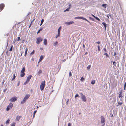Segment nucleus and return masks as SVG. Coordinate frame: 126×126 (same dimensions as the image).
Masks as SVG:
<instances>
[{
  "mask_svg": "<svg viewBox=\"0 0 126 126\" xmlns=\"http://www.w3.org/2000/svg\"><path fill=\"white\" fill-rule=\"evenodd\" d=\"M30 95L29 94H27L24 97L23 101L21 102V103L22 104L25 102L26 100L28 99L30 97Z\"/></svg>",
  "mask_w": 126,
  "mask_h": 126,
  "instance_id": "nucleus-1",
  "label": "nucleus"
},
{
  "mask_svg": "<svg viewBox=\"0 0 126 126\" xmlns=\"http://www.w3.org/2000/svg\"><path fill=\"white\" fill-rule=\"evenodd\" d=\"M45 81H43L41 83L40 86V89L41 91L43 90L44 89L45 85Z\"/></svg>",
  "mask_w": 126,
  "mask_h": 126,
  "instance_id": "nucleus-2",
  "label": "nucleus"
},
{
  "mask_svg": "<svg viewBox=\"0 0 126 126\" xmlns=\"http://www.w3.org/2000/svg\"><path fill=\"white\" fill-rule=\"evenodd\" d=\"M13 106V104L12 103H10L9 105L6 108V110L8 111L11 109Z\"/></svg>",
  "mask_w": 126,
  "mask_h": 126,
  "instance_id": "nucleus-3",
  "label": "nucleus"
},
{
  "mask_svg": "<svg viewBox=\"0 0 126 126\" xmlns=\"http://www.w3.org/2000/svg\"><path fill=\"white\" fill-rule=\"evenodd\" d=\"M101 122L103 124L102 126H104L105 125V119L104 117L102 116H101Z\"/></svg>",
  "mask_w": 126,
  "mask_h": 126,
  "instance_id": "nucleus-4",
  "label": "nucleus"
},
{
  "mask_svg": "<svg viewBox=\"0 0 126 126\" xmlns=\"http://www.w3.org/2000/svg\"><path fill=\"white\" fill-rule=\"evenodd\" d=\"M75 19H82L86 21H87L89 23V22L87 20L86 18L83 17L81 16H78L76 17L75 18Z\"/></svg>",
  "mask_w": 126,
  "mask_h": 126,
  "instance_id": "nucleus-5",
  "label": "nucleus"
},
{
  "mask_svg": "<svg viewBox=\"0 0 126 126\" xmlns=\"http://www.w3.org/2000/svg\"><path fill=\"white\" fill-rule=\"evenodd\" d=\"M81 98L82 101L85 102L86 100V99L85 96L83 94H81Z\"/></svg>",
  "mask_w": 126,
  "mask_h": 126,
  "instance_id": "nucleus-6",
  "label": "nucleus"
},
{
  "mask_svg": "<svg viewBox=\"0 0 126 126\" xmlns=\"http://www.w3.org/2000/svg\"><path fill=\"white\" fill-rule=\"evenodd\" d=\"M42 40L43 39L40 37L38 38L37 39L36 41V43L38 44H39L40 42L42 41Z\"/></svg>",
  "mask_w": 126,
  "mask_h": 126,
  "instance_id": "nucleus-7",
  "label": "nucleus"
},
{
  "mask_svg": "<svg viewBox=\"0 0 126 126\" xmlns=\"http://www.w3.org/2000/svg\"><path fill=\"white\" fill-rule=\"evenodd\" d=\"M17 99V97H12L11 99H10L9 100L11 102H14L15 101H16Z\"/></svg>",
  "mask_w": 126,
  "mask_h": 126,
  "instance_id": "nucleus-8",
  "label": "nucleus"
},
{
  "mask_svg": "<svg viewBox=\"0 0 126 126\" xmlns=\"http://www.w3.org/2000/svg\"><path fill=\"white\" fill-rule=\"evenodd\" d=\"M4 6V4L3 3L0 4V12L3 9Z\"/></svg>",
  "mask_w": 126,
  "mask_h": 126,
  "instance_id": "nucleus-9",
  "label": "nucleus"
},
{
  "mask_svg": "<svg viewBox=\"0 0 126 126\" xmlns=\"http://www.w3.org/2000/svg\"><path fill=\"white\" fill-rule=\"evenodd\" d=\"M32 77V76L31 75H29L28 76L26 79L27 81L29 82L30 80L31 79V78Z\"/></svg>",
  "mask_w": 126,
  "mask_h": 126,
  "instance_id": "nucleus-10",
  "label": "nucleus"
},
{
  "mask_svg": "<svg viewBox=\"0 0 126 126\" xmlns=\"http://www.w3.org/2000/svg\"><path fill=\"white\" fill-rule=\"evenodd\" d=\"M74 22L73 21H71L69 22H65V24L68 25L73 23H74Z\"/></svg>",
  "mask_w": 126,
  "mask_h": 126,
  "instance_id": "nucleus-11",
  "label": "nucleus"
},
{
  "mask_svg": "<svg viewBox=\"0 0 126 126\" xmlns=\"http://www.w3.org/2000/svg\"><path fill=\"white\" fill-rule=\"evenodd\" d=\"M21 117V116H17L15 120V121H18Z\"/></svg>",
  "mask_w": 126,
  "mask_h": 126,
  "instance_id": "nucleus-12",
  "label": "nucleus"
},
{
  "mask_svg": "<svg viewBox=\"0 0 126 126\" xmlns=\"http://www.w3.org/2000/svg\"><path fill=\"white\" fill-rule=\"evenodd\" d=\"M47 39H45L44 40L43 43L45 45H47Z\"/></svg>",
  "mask_w": 126,
  "mask_h": 126,
  "instance_id": "nucleus-13",
  "label": "nucleus"
},
{
  "mask_svg": "<svg viewBox=\"0 0 126 126\" xmlns=\"http://www.w3.org/2000/svg\"><path fill=\"white\" fill-rule=\"evenodd\" d=\"M42 73V71L41 69H39V71L37 72V74L39 75L40 74H41Z\"/></svg>",
  "mask_w": 126,
  "mask_h": 126,
  "instance_id": "nucleus-14",
  "label": "nucleus"
},
{
  "mask_svg": "<svg viewBox=\"0 0 126 126\" xmlns=\"http://www.w3.org/2000/svg\"><path fill=\"white\" fill-rule=\"evenodd\" d=\"M123 103V102H120V101H118V105H117V106H118L121 105Z\"/></svg>",
  "mask_w": 126,
  "mask_h": 126,
  "instance_id": "nucleus-15",
  "label": "nucleus"
},
{
  "mask_svg": "<svg viewBox=\"0 0 126 126\" xmlns=\"http://www.w3.org/2000/svg\"><path fill=\"white\" fill-rule=\"evenodd\" d=\"M119 97L120 98H121H121L122 97V92L121 91L119 93Z\"/></svg>",
  "mask_w": 126,
  "mask_h": 126,
  "instance_id": "nucleus-16",
  "label": "nucleus"
},
{
  "mask_svg": "<svg viewBox=\"0 0 126 126\" xmlns=\"http://www.w3.org/2000/svg\"><path fill=\"white\" fill-rule=\"evenodd\" d=\"M44 58V56L43 55H41L40 57V58L39 59V61H41Z\"/></svg>",
  "mask_w": 126,
  "mask_h": 126,
  "instance_id": "nucleus-17",
  "label": "nucleus"
},
{
  "mask_svg": "<svg viewBox=\"0 0 126 126\" xmlns=\"http://www.w3.org/2000/svg\"><path fill=\"white\" fill-rule=\"evenodd\" d=\"M62 27L61 26L58 29V33H60L61 30V29Z\"/></svg>",
  "mask_w": 126,
  "mask_h": 126,
  "instance_id": "nucleus-18",
  "label": "nucleus"
},
{
  "mask_svg": "<svg viewBox=\"0 0 126 126\" xmlns=\"http://www.w3.org/2000/svg\"><path fill=\"white\" fill-rule=\"evenodd\" d=\"M28 49L27 48H26L25 49V54L24 55V56H26L27 55V52L28 51Z\"/></svg>",
  "mask_w": 126,
  "mask_h": 126,
  "instance_id": "nucleus-19",
  "label": "nucleus"
},
{
  "mask_svg": "<svg viewBox=\"0 0 126 126\" xmlns=\"http://www.w3.org/2000/svg\"><path fill=\"white\" fill-rule=\"evenodd\" d=\"M102 24L103 25H104V26L105 27V29H106V26H107L106 24L104 22H103L102 23Z\"/></svg>",
  "mask_w": 126,
  "mask_h": 126,
  "instance_id": "nucleus-20",
  "label": "nucleus"
},
{
  "mask_svg": "<svg viewBox=\"0 0 126 126\" xmlns=\"http://www.w3.org/2000/svg\"><path fill=\"white\" fill-rule=\"evenodd\" d=\"M25 75V73L24 72H21L20 76L21 77H23Z\"/></svg>",
  "mask_w": 126,
  "mask_h": 126,
  "instance_id": "nucleus-21",
  "label": "nucleus"
},
{
  "mask_svg": "<svg viewBox=\"0 0 126 126\" xmlns=\"http://www.w3.org/2000/svg\"><path fill=\"white\" fill-rule=\"evenodd\" d=\"M25 70V68L24 67L22 68V70L21 71V72H24V71Z\"/></svg>",
  "mask_w": 126,
  "mask_h": 126,
  "instance_id": "nucleus-22",
  "label": "nucleus"
},
{
  "mask_svg": "<svg viewBox=\"0 0 126 126\" xmlns=\"http://www.w3.org/2000/svg\"><path fill=\"white\" fill-rule=\"evenodd\" d=\"M10 120L9 119H8L5 122V123L6 124H9V122Z\"/></svg>",
  "mask_w": 126,
  "mask_h": 126,
  "instance_id": "nucleus-23",
  "label": "nucleus"
},
{
  "mask_svg": "<svg viewBox=\"0 0 126 126\" xmlns=\"http://www.w3.org/2000/svg\"><path fill=\"white\" fill-rule=\"evenodd\" d=\"M58 42L57 41H56L55 43H54L53 44L54 46H56L58 44Z\"/></svg>",
  "mask_w": 126,
  "mask_h": 126,
  "instance_id": "nucleus-24",
  "label": "nucleus"
},
{
  "mask_svg": "<svg viewBox=\"0 0 126 126\" xmlns=\"http://www.w3.org/2000/svg\"><path fill=\"white\" fill-rule=\"evenodd\" d=\"M70 8V7H69L68 8H67V9H66L64 11V12H66V11H69V9Z\"/></svg>",
  "mask_w": 126,
  "mask_h": 126,
  "instance_id": "nucleus-25",
  "label": "nucleus"
},
{
  "mask_svg": "<svg viewBox=\"0 0 126 126\" xmlns=\"http://www.w3.org/2000/svg\"><path fill=\"white\" fill-rule=\"evenodd\" d=\"M95 81L94 80H93L91 82V84H93L95 83Z\"/></svg>",
  "mask_w": 126,
  "mask_h": 126,
  "instance_id": "nucleus-26",
  "label": "nucleus"
},
{
  "mask_svg": "<svg viewBox=\"0 0 126 126\" xmlns=\"http://www.w3.org/2000/svg\"><path fill=\"white\" fill-rule=\"evenodd\" d=\"M60 35V33H58V34L56 35L55 36L56 38H57Z\"/></svg>",
  "mask_w": 126,
  "mask_h": 126,
  "instance_id": "nucleus-27",
  "label": "nucleus"
},
{
  "mask_svg": "<svg viewBox=\"0 0 126 126\" xmlns=\"http://www.w3.org/2000/svg\"><path fill=\"white\" fill-rule=\"evenodd\" d=\"M43 28H40L39 30L37 32V33H39L40 31H42V30L43 29Z\"/></svg>",
  "mask_w": 126,
  "mask_h": 126,
  "instance_id": "nucleus-28",
  "label": "nucleus"
},
{
  "mask_svg": "<svg viewBox=\"0 0 126 126\" xmlns=\"http://www.w3.org/2000/svg\"><path fill=\"white\" fill-rule=\"evenodd\" d=\"M34 52H35L34 50H33V51H32V52L30 53V55H32L34 53Z\"/></svg>",
  "mask_w": 126,
  "mask_h": 126,
  "instance_id": "nucleus-29",
  "label": "nucleus"
},
{
  "mask_svg": "<svg viewBox=\"0 0 126 126\" xmlns=\"http://www.w3.org/2000/svg\"><path fill=\"white\" fill-rule=\"evenodd\" d=\"M44 21V20L43 19H42L41 21L40 26H41L43 24V22Z\"/></svg>",
  "mask_w": 126,
  "mask_h": 126,
  "instance_id": "nucleus-30",
  "label": "nucleus"
},
{
  "mask_svg": "<svg viewBox=\"0 0 126 126\" xmlns=\"http://www.w3.org/2000/svg\"><path fill=\"white\" fill-rule=\"evenodd\" d=\"M15 124H16V123L15 122H13V123L11 125V126H15Z\"/></svg>",
  "mask_w": 126,
  "mask_h": 126,
  "instance_id": "nucleus-31",
  "label": "nucleus"
},
{
  "mask_svg": "<svg viewBox=\"0 0 126 126\" xmlns=\"http://www.w3.org/2000/svg\"><path fill=\"white\" fill-rule=\"evenodd\" d=\"M84 80V78H83V77H82L81 78V79H80V80L81 81H83V80Z\"/></svg>",
  "mask_w": 126,
  "mask_h": 126,
  "instance_id": "nucleus-32",
  "label": "nucleus"
},
{
  "mask_svg": "<svg viewBox=\"0 0 126 126\" xmlns=\"http://www.w3.org/2000/svg\"><path fill=\"white\" fill-rule=\"evenodd\" d=\"M113 65H114L116 67V63L115 62H113Z\"/></svg>",
  "mask_w": 126,
  "mask_h": 126,
  "instance_id": "nucleus-33",
  "label": "nucleus"
},
{
  "mask_svg": "<svg viewBox=\"0 0 126 126\" xmlns=\"http://www.w3.org/2000/svg\"><path fill=\"white\" fill-rule=\"evenodd\" d=\"M106 4H103L102 6L103 7H104L105 8H106Z\"/></svg>",
  "mask_w": 126,
  "mask_h": 126,
  "instance_id": "nucleus-34",
  "label": "nucleus"
},
{
  "mask_svg": "<svg viewBox=\"0 0 126 126\" xmlns=\"http://www.w3.org/2000/svg\"><path fill=\"white\" fill-rule=\"evenodd\" d=\"M97 47L98 48V51H99L100 50V46L99 45Z\"/></svg>",
  "mask_w": 126,
  "mask_h": 126,
  "instance_id": "nucleus-35",
  "label": "nucleus"
},
{
  "mask_svg": "<svg viewBox=\"0 0 126 126\" xmlns=\"http://www.w3.org/2000/svg\"><path fill=\"white\" fill-rule=\"evenodd\" d=\"M91 67V66L90 65H89L87 67V69H89Z\"/></svg>",
  "mask_w": 126,
  "mask_h": 126,
  "instance_id": "nucleus-36",
  "label": "nucleus"
},
{
  "mask_svg": "<svg viewBox=\"0 0 126 126\" xmlns=\"http://www.w3.org/2000/svg\"><path fill=\"white\" fill-rule=\"evenodd\" d=\"M95 18L97 20H98V21H100V19L97 17L95 16Z\"/></svg>",
  "mask_w": 126,
  "mask_h": 126,
  "instance_id": "nucleus-37",
  "label": "nucleus"
},
{
  "mask_svg": "<svg viewBox=\"0 0 126 126\" xmlns=\"http://www.w3.org/2000/svg\"><path fill=\"white\" fill-rule=\"evenodd\" d=\"M13 46H11V48H10V50H9V51H11L12 50V48H13Z\"/></svg>",
  "mask_w": 126,
  "mask_h": 126,
  "instance_id": "nucleus-38",
  "label": "nucleus"
},
{
  "mask_svg": "<svg viewBox=\"0 0 126 126\" xmlns=\"http://www.w3.org/2000/svg\"><path fill=\"white\" fill-rule=\"evenodd\" d=\"M72 74L71 72V71H70L69 73V76L70 77H71L72 76Z\"/></svg>",
  "mask_w": 126,
  "mask_h": 126,
  "instance_id": "nucleus-39",
  "label": "nucleus"
},
{
  "mask_svg": "<svg viewBox=\"0 0 126 126\" xmlns=\"http://www.w3.org/2000/svg\"><path fill=\"white\" fill-rule=\"evenodd\" d=\"M79 96V95L78 94H77L75 95V98H76L78 97Z\"/></svg>",
  "mask_w": 126,
  "mask_h": 126,
  "instance_id": "nucleus-40",
  "label": "nucleus"
},
{
  "mask_svg": "<svg viewBox=\"0 0 126 126\" xmlns=\"http://www.w3.org/2000/svg\"><path fill=\"white\" fill-rule=\"evenodd\" d=\"M104 55H105L107 57L108 56V54L106 53V52H105V53L104 54Z\"/></svg>",
  "mask_w": 126,
  "mask_h": 126,
  "instance_id": "nucleus-41",
  "label": "nucleus"
},
{
  "mask_svg": "<svg viewBox=\"0 0 126 126\" xmlns=\"http://www.w3.org/2000/svg\"><path fill=\"white\" fill-rule=\"evenodd\" d=\"M69 99H67V101L66 102V104H68V102L69 101Z\"/></svg>",
  "mask_w": 126,
  "mask_h": 126,
  "instance_id": "nucleus-42",
  "label": "nucleus"
},
{
  "mask_svg": "<svg viewBox=\"0 0 126 126\" xmlns=\"http://www.w3.org/2000/svg\"><path fill=\"white\" fill-rule=\"evenodd\" d=\"M16 40H15V39H14V40L13 41V43L15 44L16 42Z\"/></svg>",
  "mask_w": 126,
  "mask_h": 126,
  "instance_id": "nucleus-43",
  "label": "nucleus"
},
{
  "mask_svg": "<svg viewBox=\"0 0 126 126\" xmlns=\"http://www.w3.org/2000/svg\"><path fill=\"white\" fill-rule=\"evenodd\" d=\"M89 18L90 19H91L92 20H93V19H93V18H92V17H89Z\"/></svg>",
  "mask_w": 126,
  "mask_h": 126,
  "instance_id": "nucleus-44",
  "label": "nucleus"
},
{
  "mask_svg": "<svg viewBox=\"0 0 126 126\" xmlns=\"http://www.w3.org/2000/svg\"><path fill=\"white\" fill-rule=\"evenodd\" d=\"M20 40V37H18V39H17V40L18 41H19Z\"/></svg>",
  "mask_w": 126,
  "mask_h": 126,
  "instance_id": "nucleus-45",
  "label": "nucleus"
},
{
  "mask_svg": "<svg viewBox=\"0 0 126 126\" xmlns=\"http://www.w3.org/2000/svg\"><path fill=\"white\" fill-rule=\"evenodd\" d=\"M103 50L105 52H106V50L105 48H104L103 49Z\"/></svg>",
  "mask_w": 126,
  "mask_h": 126,
  "instance_id": "nucleus-46",
  "label": "nucleus"
},
{
  "mask_svg": "<svg viewBox=\"0 0 126 126\" xmlns=\"http://www.w3.org/2000/svg\"><path fill=\"white\" fill-rule=\"evenodd\" d=\"M19 84H20V82L19 81H18L17 83V86H19Z\"/></svg>",
  "mask_w": 126,
  "mask_h": 126,
  "instance_id": "nucleus-47",
  "label": "nucleus"
},
{
  "mask_svg": "<svg viewBox=\"0 0 126 126\" xmlns=\"http://www.w3.org/2000/svg\"><path fill=\"white\" fill-rule=\"evenodd\" d=\"M37 111L36 110L35 111L33 112V114H35Z\"/></svg>",
  "mask_w": 126,
  "mask_h": 126,
  "instance_id": "nucleus-48",
  "label": "nucleus"
},
{
  "mask_svg": "<svg viewBox=\"0 0 126 126\" xmlns=\"http://www.w3.org/2000/svg\"><path fill=\"white\" fill-rule=\"evenodd\" d=\"M16 77L15 74H14L13 75V78L15 79Z\"/></svg>",
  "mask_w": 126,
  "mask_h": 126,
  "instance_id": "nucleus-49",
  "label": "nucleus"
},
{
  "mask_svg": "<svg viewBox=\"0 0 126 126\" xmlns=\"http://www.w3.org/2000/svg\"><path fill=\"white\" fill-rule=\"evenodd\" d=\"M27 82V80H26V81L25 82L24 84V85H25L26 84V83H27V82Z\"/></svg>",
  "mask_w": 126,
  "mask_h": 126,
  "instance_id": "nucleus-50",
  "label": "nucleus"
},
{
  "mask_svg": "<svg viewBox=\"0 0 126 126\" xmlns=\"http://www.w3.org/2000/svg\"><path fill=\"white\" fill-rule=\"evenodd\" d=\"M7 90V88H6L3 91V92H5L6 91V90Z\"/></svg>",
  "mask_w": 126,
  "mask_h": 126,
  "instance_id": "nucleus-51",
  "label": "nucleus"
},
{
  "mask_svg": "<svg viewBox=\"0 0 126 126\" xmlns=\"http://www.w3.org/2000/svg\"><path fill=\"white\" fill-rule=\"evenodd\" d=\"M71 124L70 123H69L68 124V126H71Z\"/></svg>",
  "mask_w": 126,
  "mask_h": 126,
  "instance_id": "nucleus-52",
  "label": "nucleus"
},
{
  "mask_svg": "<svg viewBox=\"0 0 126 126\" xmlns=\"http://www.w3.org/2000/svg\"><path fill=\"white\" fill-rule=\"evenodd\" d=\"M96 43H97L98 44H99L100 43V42L99 41H98L96 42Z\"/></svg>",
  "mask_w": 126,
  "mask_h": 126,
  "instance_id": "nucleus-53",
  "label": "nucleus"
},
{
  "mask_svg": "<svg viewBox=\"0 0 126 126\" xmlns=\"http://www.w3.org/2000/svg\"><path fill=\"white\" fill-rule=\"evenodd\" d=\"M92 16L94 17V18H95V16H94V15H93L92 14Z\"/></svg>",
  "mask_w": 126,
  "mask_h": 126,
  "instance_id": "nucleus-54",
  "label": "nucleus"
},
{
  "mask_svg": "<svg viewBox=\"0 0 126 126\" xmlns=\"http://www.w3.org/2000/svg\"><path fill=\"white\" fill-rule=\"evenodd\" d=\"M126 82H125V83L124 84V87H126Z\"/></svg>",
  "mask_w": 126,
  "mask_h": 126,
  "instance_id": "nucleus-55",
  "label": "nucleus"
},
{
  "mask_svg": "<svg viewBox=\"0 0 126 126\" xmlns=\"http://www.w3.org/2000/svg\"><path fill=\"white\" fill-rule=\"evenodd\" d=\"M88 54V52H86L85 54V55H87Z\"/></svg>",
  "mask_w": 126,
  "mask_h": 126,
  "instance_id": "nucleus-56",
  "label": "nucleus"
},
{
  "mask_svg": "<svg viewBox=\"0 0 126 126\" xmlns=\"http://www.w3.org/2000/svg\"><path fill=\"white\" fill-rule=\"evenodd\" d=\"M83 48H84L85 47V46L84 44L83 45Z\"/></svg>",
  "mask_w": 126,
  "mask_h": 126,
  "instance_id": "nucleus-57",
  "label": "nucleus"
},
{
  "mask_svg": "<svg viewBox=\"0 0 126 126\" xmlns=\"http://www.w3.org/2000/svg\"><path fill=\"white\" fill-rule=\"evenodd\" d=\"M35 114H33V118H34V117H35Z\"/></svg>",
  "mask_w": 126,
  "mask_h": 126,
  "instance_id": "nucleus-58",
  "label": "nucleus"
},
{
  "mask_svg": "<svg viewBox=\"0 0 126 126\" xmlns=\"http://www.w3.org/2000/svg\"><path fill=\"white\" fill-rule=\"evenodd\" d=\"M40 50H43V48H40Z\"/></svg>",
  "mask_w": 126,
  "mask_h": 126,
  "instance_id": "nucleus-59",
  "label": "nucleus"
},
{
  "mask_svg": "<svg viewBox=\"0 0 126 126\" xmlns=\"http://www.w3.org/2000/svg\"><path fill=\"white\" fill-rule=\"evenodd\" d=\"M15 79V78H12V80H14Z\"/></svg>",
  "mask_w": 126,
  "mask_h": 126,
  "instance_id": "nucleus-60",
  "label": "nucleus"
},
{
  "mask_svg": "<svg viewBox=\"0 0 126 126\" xmlns=\"http://www.w3.org/2000/svg\"><path fill=\"white\" fill-rule=\"evenodd\" d=\"M32 60L33 61H34V59L33 58H32Z\"/></svg>",
  "mask_w": 126,
  "mask_h": 126,
  "instance_id": "nucleus-61",
  "label": "nucleus"
},
{
  "mask_svg": "<svg viewBox=\"0 0 126 126\" xmlns=\"http://www.w3.org/2000/svg\"><path fill=\"white\" fill-rule=\"evenodd\" d=\"M31 24H30V25L29 27V28L31 26Z\"/></svg>",
  "mask_w": 126,
  "mask_h": 126,
  "instance_id": "nucleus-62",
  "label": "nucleus"
},
{
  "mask_svg": "<svg viewBox=\"0 0 126 126\" xmlns=\"http://www.w3.org/2000/svg\"><path fill=\"white\" fill-rule=\"evenodd\" d=\"M41 61H39H39H38V64L39 63V62H40Z\"/></svg>",
  "mask_w": 126,
  "mask_h": 126,
  "instance_id": "nucleus-63",
  "label": "nucleus"
},
{
  "mask_svg": "<svg viewBox=\"0 0 126 126\" xmlns=\"http://www.w3.org/2000/svg\"><path fill=\"white\" fill-rule=\"evenodd\" d=\"M0 126H3V125H1Z\"/></svg>",
  "mask_w": 126,
  "mask_h": 126,
  "instance_id": "nucleus-64",
  "label": "nucleus"
}]
</instances>
